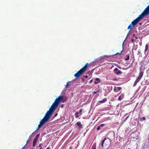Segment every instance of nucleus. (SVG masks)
Returning <instances> with one entry per match:
<instances>
[{"label":"nucleus","mask_w":149,"mask_h":149,"mask_svg":"<svg viewBox=\"0 0 149 149\" xmlns=\"http://www.w3.org/2000/svg\"><path fill=\"white\" fill-rule=\"evenodd\" d=\"M63 96L60 95L58 98L55 99L54 102L49 108V110L47 111L43 119L40 122V123L43 125L46 123L49 120L52 113L56 109L60 102H65L63 100Z\"/></svg>","instance_id":"nucleus-1"},{"label":"nucleus","mask_w":149,"mask_h":149,"mask_svg":"<svg viewBox=\"0 0 149 149\" xmlns=\"http://www.w3.org/2000/svg\"><path fill=\"white\" fill-rule=\"evenodd\" d=\"M63 96L60 95L58 98L55 99L54 102L49 108V110L47 111L43 119L40 122V123L43 125L46 123L49 120L52 113L56 109L60 102H65L63 100Z\"/></svg>","instance_id":"nucleus-2"},{"label":"nucleus","mask_w":149,"mask_h":149,"mask_svg":"<svg viewBox=\"0 0 149 149\" xmlns=\"http://www.w3.org/2000/svg\"><path fill=\"white\" fill-rule=\"evenodd\" d=\"M149 14V5L144 9L143 12L139 17L134 19L132 23H139L143 17Z\"/></svg>","instance_id":"nucleus-3"},{"label":"nucleus","mask_w":149,"mask_h":149,"mask_svg":"<svg viewBox=\"0 0 149 149\" xmlns=\"http://www.w3.org/2000/svg\"><path fill=\"white\" fill-rule=\"evenodd\" d=\"M88 65L89 63H86L84 67L82 68L74 74V76L76 79L79 77L81 75L83 74L87 70Z\"/></svg>","instance_id":"nucleus-4"},{"label":"nucleus","mask_w":149,"mask_h":149,"mask_svg":"<svg viewBox=\"0 0 149 149\" xmlns=\"http://www.w3.org/2000/svg\"><path fill=\"white\" fill-rule=\"evenodd\" d=\"M104 146L106 148H108L111 144L110 140L109 139H107L106 138H105L102 141L101 146L102 147H104Z\"/></svg>","instance_id":"nucleus-5"},{"label":"nucleus","mask_w":149,"mask_h":149,"mask_svg":"<svg viewBox=\"0 0 149 149\" xmlns=\"http://www.w3.org/2000/svg\"><path fill=\"white\" fill-rule=\"evenodd\" d=\"M143 71L140 72L139 77L136 79L134 84L133 85V86H135L137 84L139 81L142 77V76H143Z\"/></svg>","instance_id":"nucleus-6"},{"label":"nucleus","mask_w":149,"mask_h":149,"mask_svg":"<svg viewBox=\"0 0 149 149\" xmlns=\"http://www.w3.org/2000/svg\"><path fill=\"white\" fill-rule=\"evenodd\" d=\"M113 72L116 74L119 75L122 73V72L117 68H116L113 70Z\"/></svg>","instance_id":"nucleus-7"},{"label":"nucleus","mask_w":149,"mask_h":149,"mask_svg":"<svg viewBox=\"0 0 149 149\" xmlns=\"http://www.w3.org/2000/svg\"><path fill=\"white\" fill-rule=\"evenodd\" d=\"M38 140V139H35L34 138V139L33 142V146L34 147L36 146V144Z\"/></svg>","instance_id":"nucleus-8"},{"label":"nucleus","mask_w":149,"mask_h":149,"mask_svg":"<svg viewBox=\"0 0 149 149\" xmlns=\"http://www.w3.org/2000/svg\"><path fill=\"white\" fill-rule=\"evenodd\" d=\"M95 80L96 81H94V83L95 84H97L98 83H99L100 82V80L98 78H96L95 79Z\"/></svg>","instance_id":"nucleus-9"},{"label":"nucleus","mask_w":149,"mask_h":149,"mask_svg":"<svg viewBox=\"0 0 149 149\" xmlns=\"http://www.w3.org/2000/svg\"><path fill=\"white\" fill-rule=\"evenodd\" d=\"M107 101V98H104L103 100H101L100 101H99V102L100 103H103V102H106Z\"/></svg>","instance_id":"nucleus-10"},{"label":"nucleus","mask_w":149,"mask_h":149,"mask_svg":"<svg viewBox=\"0 0 149 149\" xmlns=\"http://www.w3.org/2000/svg\"><path fill=\"white\" fill-rule=\"evenodd\" d=\"M126 58L125 59L126 61H127L130 58V55L129 54H127L126 55Z\"/></svg>","instance_id":"nucleus-11"},{"label":"nucleus","mask_w":149,"mask_h":149,"mask_svg":"<svg viewBox=\"0 0 149 149\" xmlns=\"http://www.w3.org/2000/svg\"><path fill=\"white\" fill-rule=\"evenodd\" d=\"M77 125L80 127V128H82V125L81 124V122H78L77 123Z\"/></svg>","instance_id":"nucleus-12"},{"label":"nucleus","mask_w":149,"mask_h":149,"mask_svg":"<svg viewBox=\"0 0 149 149\" xmlns=\"http://www.w3.org/2000/svg\"><path fill=\"white\" fill-rule=\"evenodd\" d=\"M123 98V95H121L119 96L118 98V100L120 101Z\"/></svg>","instance_id":"nucleus-13"},{"label":"nucleus","mask_w":149,"mask_h":149,"mask_svg":"<svg viewBox=\"0 0 149 149\" xmlns=\"http://www.w3.org/2000/svg\"><path fill=\"white\" fill-rule=\"evenodd\" d=\"M148 48V44H146L145 46V48L144 51V52L146 53V51H147Z\"/></svg>","instance_id":"nucleus-14"},{"label":"nucleus","mask_w":149,"mask_h":149,"mask_svg":"<svg viewBox=\"0 0 149 149\" xmlns=\"http://www.w3.org/2000/svg\"><path fill=\"white\" fill-rule=\"evenodd\" d=\"M71 82L70 81L69 82H68L67 83L66 85H65V87H68V86H70V84H69L70 82Z\"/></svg>","instance_id":"nucleus-15"},{"label":"nucleus","mask_w":149,"mask_h":149,"mask_svg":"<svg viewBox=\"0 0 149 149\" xmlns=\"http://www.w3.org/2000/svg\"><path fill=\"white\" fill-rule=\"evenodd\" d=\"M79 113L78 112H77L75 113V114L76 115V118H77L79 117V116H78V114Z\"/></svg>","instance_id":"nucleus-16"},{"label":"nucleus","mask_w":149,"mask_h":149,"mask_svg":"<svg viewBox=\"0 0 149 149\" xmlns=\"http://www.w3.org/2000/svg\"><path fill=\"white\" fill-rule=\"evenodd\" d=\"M39 136H40V134H37L36 135V137H35V138H34V139L38 140V138L39 137Z\"/></svg>","instance_id":"nucleus-17"},{"label":"nucleus","mask_w":149,"mask_h":149,"mask_svg":"<svg viewBox=\"0 0 149 149\" xmlns=\"http://www.w3.org/2000/svg\"><path fill=\"white\" fill-rule=\"evenodd\" d=\"M114 91L115 92H117L118 91V90L117 88H115L114 89Z\"/></svg>","instance_id":"nucleus-18"},{"label":"nucleus","mask_w":149,"mask_h":149,"mask_svg":"<svg viewBox=\"0 0 149 149\" xmlns=\"http://www.w3.org/2000/svg\"><path fill=\"white\" fill-rule=\"evenodd\" d=\"M122 51H120V53H116V54L115 55H118V54H119V55H120L122 53Z\"/></svg>","instance_id":"nucleus-19"},{"label":"nucleus","mask_w":149,"mask_h":149,"mask_svg":"<svg viewBox=\"0 0 149 149\" xmlns=\"http://www.w3.org/2000/svg\"><path fill=\"white\" fill-rule=\"evenodd\" d=\"M42 126V125L40 123V124L38 125V128L40 129L41 127Z\"/></svg>","instance_id":"nucleus-20"},{"label":"nucleus","mask_w":149,"mask_h":149,"mask_svg":"<svg viewBox=\"0 0 149 149\" xmlns=\"http://www.w3.org/2000/svg\"><path fill=\"white\" fill-rule=\"evenodd\" d=\"M111 55H105L104 56V57H107V58H108V57H111Z\"/></svg>","instance_id":"nucleus-21"},{"label":"nucleus","mask_w":149,"mask_h":149,"mask_svg":"<svg viewBox=\"0 0 149 149\" xmlns=\"http://www.w3.org/2000/svg\"><path fill=\"white\" fill-rule=\"evenodd\" d=\"M118 91L122 89V88L121 87H118L117 88Z\"/></svg>","instance_id":"nucleus-22"},{"label":"nucleus","mask_w":149,"mask_h":149,"mask_svg":"<svg viewBox=\"0 0 149 149\" xmlns=\"http://www.w3.org/2000/svg\"><path fill=\"white\" fill-rule=\"evenodd\" d=\"M100 91V90H99L98 91H93V93L94 94H95L96 93H97L98 92H99Z\"/></svg>","instance_id":"nucleus-23"},{"label":"nucleus","mask_w":149,"mask_h":149,"mask_svg":"<svg viewBox=\"0 0 149 149\" xmlns=\"http://www.w3.org/2000/svg\"><path fill=\"white\" fill-rule=\"evenodd\" d=\"M100 126H98V127H97V130H99L100 129Z\"/></svg>","instance_id":"nucleus-24"},{"label":"nucleus","mask_w":149,"mask_h":149,"mask_svg":"<svg viewBox=\"0 0 149 149\" xmlns=\"http://www.w3.org/2000/svg\"><path fill=\"white\" fill-rule=\"evenodd\" d=\"M82 111V110H81V109H80L79 110V112L80 113V116L81 115V114H82V113H81Z\"/></svg>","instance_id":"nucleus-25"},{"label":"nucleus","mask_w":149,"mask_h":149,"mask_svg":"<svg viewBox=\"0 0 149 149\" xmlns=\"http://www.w3.org/2000/svg\"><path fill=\"white\" fill-rule=\"evenodd\" d=\"M105 124H102L100 125V127H103L105 125Z\"/></svg>","instance_id":"nucleus-26"},{"label":"nucleus","mask_w":149,"mask_h":149,"mask_svg":"<svg viewBox=\"0 0 149 149\" xmlns=\"http://www.w3.org/2000/svg\"><path fill=\"white\" fill-rule=\"evenodd\" d=\"M129 116H127L125 119L124 121H125L128 118Z\"/></svg>","instance_id":"nucleus-27"},{"label":"nucleus","mask_w":149,"mask_h":149,"mask_svg":"<svg viewBox=\"0 0 149 149\" xmlns=\"http://www.w3.org/2000/svg\"><path fill=\"white\" fill-rule=\"evenodd\" d=\"M84 77L86 78H87L88 77V76L87 75H86L84 76Z\"/></svg>","instance_id":"nucleus-28"},{"label":"nucleus","mask_w":149,"mask_h":149,"mask_svg":"<svg viewBox=\"0 0 149 149\" xmlns=\"http://www.w3.org/2000/svg\"><path fill=\"white\" fill-rule=\"evenodd\" d=\"M81 79L82 81L83 82L84 81V78H82Z\"/></svg>","instance_id":"nucleus-29"},{"label":"nucleus","mask_w":149,"mask_h":149,"mask_svg":"<svg viewBox=\"0 0 149 149\" xmlns=\"http://www.w3.org/2000/svg\"><path fill=\"white\" fill-rule=\"evenodd\" d=\"M91 149H96V147H93V146H92Z\"/></svg>","instance_id":"nucleus-30"},{"label":"nucleus","mask_w":149,"mask_h":149,"mask_svg":"<svg viewBox=\"0 0 149 149\" xmlns=\"http://www.w3.org/2000/svg\"><path fill=\"white\" fill-rule=\"evenodd\" d=\"M142 119L143 120H145V119H146V118L144 117H143L142 118Z\"/></svg>","instance_id":"nucleus-31"},{"label":"nucleus","mask_w":149,"mask_h":149,"mask_svg":"<svg viewBox=\"0 0 149 149\" xmlns=\"http://www.w3.org/2000/svg\"><path fill=\"white\" fill-rule=\"evenodd\" d=\"M57 114H57V113H56V114L54 115V117H55L56 116H57Z\"/></svg>","instance_id":"nucleus-32"},{"label":"nucleus","mask_w":149,"mask_h":149,"mask_svg":"<svg viewBox=\"0 0 149 149\" xmlns=\"http://www.w3.org/2000/svg\"><path fill=\"white\" fill-rule=\"evenodd\" d=\"M40 129L39 128H38V127L37 128H36V131H37L38 130H39Z\"/></svg>","instance_id":"nucleus-33"},{"label":"nucleus","mask_w":149,"mask_h":149,"mask_svg":"<svg viewBox=\"0 0 149 149\" xmlns=\"http://www.w3.org/2000/svg\"><path fill=\"white\" fill-rule=\"evenodd\" d=\"M41 145H42V144H39V147H41Z\"/></svg>","instance_id":"nucleus-34"},{"label":"nucleus","mask_w":149,"mask_h":149,"mask_svg":"<svg viewBox=\"0 0 149 149\" xmlns=\"http://www.w3.org/2000/svg\"><path fill=\"white\" fill-rule=\"evenodd\" d=\"M21 149H25V146H24V147H23Z\"/></svg>","instance_id":"nucleus-35"},{"label":"nucleus","mask_w":149,"mask_h":149,"mask_svg":"<svg viewBox=\"0 0 149 149\" xmlns=\"http://www.w3.org/2000/svg\"><path fill=\"white\" fill-rule=\"evenodd\" d=\"M131 41H132V42H134V40H133V39H131Z\"/></svg>","instance_id":"nucleus-36"},{"label":"nucleus","mask_w":149,"mask_h":149,"mask_svg":"<svg viewBox=\"0 0 149 149\" xmlns=\"http://www.w3.org/2000/svg\"><path fill=\"white\" fill-rule=\"evenodd\" d=\"M92 81H93L92 80H91L89 81L90 83H91L92 82Z\"/></svg>","instance_id":"nucleus-37"},{"label":"nucleus","mask_w":149,"mask_h":149,"mask_svg":"<svg viewBox=\"0 0 149 149\" xmlns=\"http://www.w3.org/2000/svg\"><path fill=\"white\" fill-rule=\"evenodd\" d=\"M113 80L115 81V80H116L117 79L116 78H115V79H113Z\"/></svg>","instance_id":"nucleus-38"},{"label":"nucleus","mask_w":149,"mask_h":149,"mask_svg":"<svg viewBox=\"0 0 149 149\" xmlns=\"http://www.w3.org/2000/svg\"><path fill=\"white\" fill-rule=\"evenodd\" d=\"M135 35V34H133V37H134V36Z\"/></svg>","instance_id":"nucleus-39"},{"label":"nucleus","mask_w":149,"mask_h":149,"mask_svg":"<svg viewBox=\"0 0 149 149\" xmlns=\"http://www.w3.org/2000/svg\"><path fill=\"white\" fill-rule=\"evenodd\" d=\"M46 149H50V148L49 147H48Z\"/></svg>","instance_id":"nucleus-40"},{"label":"nucleus","mask_w":149,"mask_h":149,"mask_svg":"<svg viewBox=\"0 0 149 149\" xmlns=\"http://www.w3.org/2000/svg\"><path fill=\"white\" fill-rule=\"evenodd\" d=\"M135 38L136 39H137L138 38V37H135Z\"/></svg>","instance_id":"nucleus-41"},{"label":"nucleus","mask_w":149,"mask_h":149,"mask_svg":"<svg viewBox=\"0 0 149 149\" xmlns=\"http://www.w3.org/2000/svg\"><path fill=\"white\" fill-rule=\"evenodd\" d=\"M63 105H61V107H63Z\"/></svg>","instance_id":"nucleus-42"},{"label":"nucleus","mask_w":149,"mask_h":149,"mask_svg":"<svg viewBox=\"0 0 149 149\" xmlns=\"http://www.w3.org/2000/svg\"><path fill=\"white\" fill-rule=\"evenodd\" d=\"M139 25H141V23H140L139 24Z\"/></svg>","instance_id":"nucleus-43"},{"label":"nucleus","mask_w":149,"mask_h":149,"mask_svg":"<svg viewBox=\"0 0 149 149\" xmlns=\"http://www.w3.org/2000/svg\"><path fill=\"white\" fill-rule=\"evenodd\" d=\"M28 142H29V141H28V140H27V143Z\"/></svg>","instance_id":"nucleus-44"},{"label":"nucleus","mask_w":149,"mask_h":149,"mask_svg":"<svg viewBox=\"0 0 149 149\" xmlns=\"http://www.w3.org/2000/svg\"><path fill=\"white\" fill-rule=\"evenodd\" d=\"M40 149H42V147H41L40 148Z\"/></svg>","instance_id":"nucleus-45"},{"label":"nucleus","mask_w":149,"mask_h":149,"mask_svg":"<svg viewBox=\"0 0 149 149\" xmlns=\"http://www.w3.org/2000/svg\"><path fill=\"white\" fill-rule=\"evenodd\" d=\"M90 72V71H88V73H89Z\"/></svg>","instance_id":"nucleus-46"},{"label":"nucleus","mask_w":149,"mask_h":149,"mask_svg":"<svg viewBox=\"0 0 149 149\" xmlns=\"http://www.w3.org/2000/svg\"><path fill=\"white\" fill-rule=\"evenodd\" d=\"M93 70H91V72H93Z\"/></svg>","instance_id":"nucleus-47"},{"label":"nucleus","mask_w":149,"mask_h":149,"mask_svg":"<svg viewBox=\"0 0 149 149\" xmlns=\"http://www.w3.org/2000/svg\"><path fill=\"white\" fill-rule=\"evenodd\" d=\"M148 141H149V138H148Z\"/></svg>","instance_id":"nucleus-48"}]
</instances>
